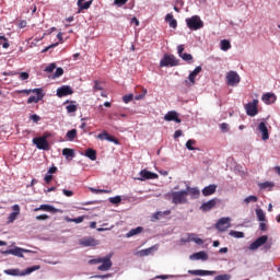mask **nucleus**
I'll return each instance as SVG.
<instances>
[{
    "mask_svg": "<svg viewBox=\"0 0 280 280\" xmlns=\"http://www.w3.org/2000/svg\"><path fill=\"white\" fill-rule=\"evenodd\" d=\"M27 26V22L26 21H22V22H20V24H19V27L21 28V30H23V27H26Z\"/></svg>",
    "mask_w": 280,
    "mask_h": 280,
    "instance_id": "nucleus-49",
    "label": "nucleus"
},
{
    "mask_svg": "<svg viewBox=\"0 0 280 280\" xmlns=\"http://www.w3.org/2000/svg\"><path fill=\"white\" fill-rule=\"evenodd\" d=\"M268 211H272V203L268 205Z\"/></svg>",
    "mask_w": 280,
    "mask_h": 280,
    "instance_id": "nucleus-63",
    "label": "nucleus"
},
{
    "mask_svg": "<svg viewBox=\"0 0 280 280\" xmlns=\"http://www.w3.org/2000/svg\"><path fill=\"white\" fill-rule=\"evenodd\" d=\"M128 3V0H114V5H117L118 8H121V5H126Z\"/></svg>",
    "mask_w": 280,
    "mask_h": 280,
    "instance_id": "nucleus-39",
    "label": "nucleus"
},
{
    "mask_svg": "<svg viewBox=\"0 0 280 280\" xmlns=\"http://www.w3.org/2000/svg\"><path fill=\"white\" fill-rule=\"evenodd\" d=\"M259 106V100L254 98L252 102L245 104V113L248 115V117H256V115H259V109L257 108Z\"/></svg>",
    "mask_w": 280,
    "mask_h": 280,
    "instance_id": "nucleus-3",
    "label": "nucleus"
},
{
    "mask_svg": "<svg viewBox=\"0 0 280 280\" xmlns=\"http://www.w3.org/2000/svg\"><path fill=\"white\" fill-rule=\"evenodd\" d=\"M32 93H35L36 96H30L27 98V104H38L40 100L45 97V94H43V89H33Z\"/></svg>",
    "mask_w": 280,
    "mask_h": 280,
    "instance_id": "nucleus-8",
    "label": "nucleus"
},
{
    "mask_svg": "<svg viewBox=\"0 0 280 280\" xmlns=\"http://www.w3.org/2000/svg\"><path fill=\"white\" fill-rule=\"evenodd\" d=\"M133 97H135V95H132V94H127V95L122 96V102H124L125 104H130V102H132Z\"/></svg>",
    "mask_w": 280,
    "mask_h": 280,
    "instance_id": "nucleus-34",
    "label": "nucleus"
},
{
    "mask_svg": "<svg viewBox=\"0 0 280 280\" xmlns=\"http://www.w3.org/2000/svg\"><path fill=\"white\" fill-rule=\"evenodd\" d=\"M67 95H73V89L69 85H62L57 89V97H67Z\"/></svg>",
    "mask_w": 280,
    "mask_h": 280,
    "instance_id": "nucleus-11",
    "label": "nucleus"
},
{
    "mask_svg": "<svg viewBox=\"0 0 280 280\" xmlns=\"http://www.w3.org/2000/svg\"><path fill=\"white\" fill-rule=\"evenodd\" d=\"M84 128H86V122H82V124L80 125V129H81V130H84Z\"/></svg>",
    "mask_w": 280,
    "mask_h": 280,
    "instance_id": "nucleus-54",
    "label": "nucleus"
},
{
    "mask_svg": "<svg viewBox=\"0 0 280 280\" xmlns=\"http://www.w3.org/2000/svg\"><path fill=\"white\" fill-rule=\"evenodd\" d=\"M4 75H16V72H13V71L4 72Z\"/></svg>",
    "mask_w": 280,
    "mask_h": 280,
    "instance_id": "nucleus-53",
    "label": "nucleus"
},
{
    "mask_svg": "<svg viewBox=\"0 0 280 280\" xmlns=\"http://www.w3.org/2000/svg\"><path fill=\"white\" fill-rule=\"evenodd\" d=\"M261 101L267 105L275 104L277 102V95L275 93H265L261 96Z\"/></svg>",
    "mask_w": 280,
    "mask_h": 280,
    "instance_id": "nucleus-12",
    "label": "nucleus"
},
{
    "mask_svg": "<svg viewBox=\"0 0 280 280\" xmlns=\"http://www.w3.org/2000/svg\"><path fill=\"white\" fill-rule=\"evenodd\" d=\"M31 120L37 124V121H40V116L33 114L31 115Z\"/></svg>",
    "mask_w": 280,
    "mask_h": 280,
    "instance_id": "nucleus-43",
    "label": "nucleus"
},
{
    "mask_svg": "<svg viewBox=\"0 0 280 280\" xmlns=\"http://www.w3.org/2000/svg\"><path fill=\"white\" fill-rule=\"evenodd\" d=\"M148 93V91L144 90L143 94H139L135 96V100L139 101V100H143V97H145V94Z\"/></svg>",
    "mask_w": 280,
    "mask_h": 280,
    "instance_id": "nucleus-48",
    "label": "nucleus"
},
{
    "mask_svg": "<svg viewBox=\"0 0 280 280\" xmlns=\"http://www.w3.org/2000/svg\"><path fill=\"white\" fill-rule=\"evenodd\" d=\"M164 120L165 121H175L176 124H180V118H178V113L172 110L168 112L165 116H164Z\"/></svg>",
    "mask_w": 280,
    "mask_h": 280,
    "instance_id": "nucleus-15",
    "label": "nucleus"
},
{
    "mask_svg": "<svg viewBox=\"0 0 280 280\" xmlns=\"http://www.w3.org/2000/svg\"><path fill=\"white\" fill-rule=\"evenodd\" d=\"M174 11H175V12H180V8H178V7L175 5V7H174Z\"/></svg>",
    "mask_w": 280,
    "mask_h": 280,
    "instance_id": "nucleus-62",
    "label": "nucleus"
},
{
    "mask_svg": "<svg viewBox=\"0 0 280 280\" xmlns=\"http://www.w3.org/2000/svg\"><path fill=\"white\" fill-rule=\"evenodd\" d=\"M139 176L140 177H137L136 180H155V178H159V174L150 172L148 170H141L139 172Z\"/></svg>",
    "mask_w": 280,
    "mask_h": 280,
    "instance_id": "nucleus-6",
    "label": "nucleus"
},
{
    "mask_svg": "<svg viewBox=\"0 0 280 280\" xmlns=\"http://www.w3.org/2000/svg\"><path fill=\"white\" fill-rule=\"evenodd\" d=\"M106 141H109V143H115V145H119V140H117V138L113 137V136H107Z\"/></svg>",
    "mask_w": 280,
    "mask_h": 280,
    "instance_id": "nucleus-37",
    "label": "nucleus"
},
{
    "mask_svg": "<svg viewBox=\"0 0 280 280\" xmlns=\"http://www.w3.org/2000/svg\"><path fill=\"white\" fill-rule=\"evenodd\" d=\"M66 104H69L66 107L67 113L71 114V113H75L78 110V105L75 104V101H66Z\"/></svg>",
    "mask_w": 280,
    "mask_h": 280,
    "instance_id": "nucleus-22",
    "label": "nucleus"
},
{
    "mask_svg": "<svg viewBox=\"0 0 280 280\" xmlns=\"http://www.w3.org/2000/svg\"><path fill=\"white\" fill-rule=\"evenodd\" d=\"M108 202L117 207L121 203V196L109 197Z\"/></svg>",
    "mask_w": 280,
    "mask_h": 280,
    "instance_id": "nucleus-26",
    "label": "nucleus"
},
{
    "mask_svg": "<svg viewBox=\"0 0 280 280\" xmlns=\"http://www.w3.org/2000/svg\"><path fill=\"white\" fill-rule=\"evenodd\" d=\"M165 22L168 23L170 27L173 30H176L178 27V22L176 19H174V15L172 13H168L165 15Z\"/></svg>",
    "mask_w": 280,
    "mask_h": 280,
    "instance_id": "nucleus-17",
    "label": "nucleus"
},
{
    "mask_svg": "<svg viewBox=\"0 0 280 280\" xmlns=\"http://www.w3.org/2000/svg\"><path fill=\"white\" fill-rule=\"evenodd\" d=\"M243 202H244L245 205H250V202H257V196L250 195V196L246 197V198L243 200Z\"/></svg>",
    "mask_w": 280,
    "mask_h": 280,
    "instance_id": "nucleus-29",
    "label": "nucleus"
},
{
    "mask_svg": "<svg viewBox=\"0 0 280 280\" xmlns=\"http://www.w3.org/2000/svg\"><path fill=\"white\" fill-rule=\"evenodd\" d=\"M97 91H104V86H102V82L95 80L93 85V92L97 93Z\"/></svg>",
    "mask_w": 280,
    "mask_h": 280,
    "instance_id": "nucleus-28",
    "label": "nucleus"
},
{
    "mask_svg": "<svg viewBox=\"0 0 280 280\" xmlns=\"http://www.w3.org/2000/svg\"><path fill=\"white\" fill-rule=\"evenodd\" d=\"M187 196L190 195L192 200H197V198H200V189L198 187H190L186 186Z\"/></svg>",
    "mask_w": 280,
    "mask_h": 280,
    "instance_id": "nucleus-13",
    "label": "nucleus"
},
{
    "mask_svg": "<svg viewBox=\"0 0 280 280\" xmlns=\"http://www.w3.org/2000/svg\"><path fill=\"white\" fill-rule=\"evenodd\" d=\"M183 51H185V46L184 45L177 46L178 56H182L184 54Z\"/></svg>",
    "mask_w": 280,
    "mask_h": 280,
    "instance_id": "nucleus-46",
    "label": "nucleus"
},
{
    "mask_svg": "<svg viewBox=\"0 0 280 280\" xmlns=\"http://www.w3.org/2000/svg\"><path fill=\"white\" fill-rule=\"evenodd\" d=\"M12 211H21V206L19 205L12 206Z\"/></svg>",
    "mask_w": 280,
    "mask_h": 280,
    "instance_id": "nucleus-50",
    "label": "nucleus"
},
{
    "mask_svg": "<svg viewBox=\"0 0 280 280\" xmlns=\"http://www.w3.org/2000/svg\"><path fill=\"white\" fill-rule=\"evenodd\" d=\"M194 145H196V140L189 139V140L186 142V148H187V150H190V151L196 150V148H194Z\"/></svg>",
    "mask_w": 280,
    "mask_h": 280,
    "instance_id": "nucleus-31",
    "label": "nucleus"
},
{
    "mask_svg": "<svg viewBox=\"0 0 280 280\" xmlns=\"http://www.w3.org/2000/svg\"><path fill=\"white\" fill-rule=\"evenodd\" d=\"M65 70L62 68H57L55 73L52 74V79L56 80V78H60L61 75H63Z\"/></svg>",
    "mask_w": 280,
    "mask_h": 280,
    "instance_id": "nucleus-32",
    "label": "nucleus"
},
{
    "mask_svg": "<svg viewBox=\"0 0 280 280\" xmlns=\"http://www.w3.org/2000/svg\"><path fill=\"white\" fill-rule=\"evenodd\" d=\"M77 209H81L83 211H91V209L82 208V207H77Z\"/></svg>",
    "mask_w": 280,
    "mask_h": 280,
    "instance_id": "nucleus-59",
    "label": "nucleus"
},
{
    "mask_svg": "<svg viewBox=\"0 0 280 280\" xmlns=\"http://www.w3.org/2000/svg\"><path fill=\"white\" fill-rule=\"evenodd\" d=\"M202 72V67L198 66L194 69V71H191L188 75V81L186 80V84L188 86H194V84H196V78L198 77V73Z\"/></svg>",
    "mask_w": 280,
    "mask_h": 280,
    "instance_id": "nucleus-10",
    "label": "nucleus"
},
{
    "mask_svg": "<svg viewBox=\"0 0 280 280\" xmlns=\"http://www.w3.org/2000/svg\"><path fill=\"white\" fill-rule=\"evenodd\" d=\"M176 5H183V0H177Z\"/></svg>",
    "mask_w": 280,
    "mask_h": 280,
    "instance_id": "nucleus-60",
    "label": "nucleus"
},
{
    "mask_svg": "<svg viewBox=\"0 0 280 280\" xmlns=\"http://www.w3.org/2000/svg\"><path fill=\"white\" fill-rule=\"evenodd\" d=\"M217 189H218V186L215 184H210L209 186H206L201 190V192H202V196H213Z\"/></svg>",
    "mask_w": 280,
    "mask_h": 280,
    "instance_id": "nucleus-16",
    "label": "nucleus"
},
{
    "mask_svg": "<svg viewBox=\"0 0 280 280\" xmlns=\"http://www.w3.org/2000/svg\"><path fill=\"white\" fill-rule=\"evenodd\" d=\"M179 58L184 59L186 62L194 60V57L191 56V54H187V52H183L182 55H179Z\"/></svg>",
    "mask_w": 280,
    "mask_h": 280,
    "instance_id": "nucleus-30",
    "label": "nucleus"
},
{
    "mask_svg": "<svg viewBox=\"0 0 280 280\" xmlns=\"http://www.w3.org/2000/svg\"><path fill=\"white\" fill-rule=\"evenodd\" d=\"M259 189L266 190V191H272V188L275 187V182H265L258 184Z\"/></svg>",
    "mask_w": 280,
    "mask_h": 280,
    "instance_id": "nucleus-19",
    "label": "nucleus"
},
{
    "mask_svg": "<svg viewBox=\"0 0 280 280\" xmlns=\"http://www.w3.org/2000/svg\"><path fill=\"white\" fill-rule=\"evenodd\" d=\"M109 135L106 131H103L102 133L97 135V139H100L101 141H106L108 139Z\"/></svg>",
    "mask_w": 280,
    "mask_h": 280,
    "instance_id": "nucleus-36",
    "label": "nucleus"
},
{
    "mask_svg": "<svg viewBox=\"0 0 280 280\" xmlns=\"http://www.w3.org/2000/svg\"><path fill=\"white\" fill-rule=\"evenodd\" d=\"M62 154L65 155V159H67V161H71V159L75 158V151L73 149L65 148L62 150Z\"/></svg>",
    "mask_w": 280,
    "mask_h": 280,
    "instance_id": "nucleus-20",
    "label": "nucleus"
},
{
    "mask_svg": "<svg viewBox=\"0 0 280 280\" xmlns=\"http://www.w3.org/2000/svg\"><path fill=\"white\" fill-rule=\"evenodd\" d=\"M132 23H135L136 25H139V20H137V18H133Z\"/></svg>",
    "mask_w": 280,
    "mask_h": 280,
    "instance_id": "nucleus-56",
    "label": "nucleus"
},
{
    "mask_svg": "<svg viewBox=\"0 0 280 280\" xmlns=\"http://www.w3.org/2000/svg\"><path fill=\"white\" fill-rule=\"evenodd\" d=\"M104 106H105L106 108H110V102H105V103H104Z\"/></svg>",
    "mask_w": 280,
    "mask_h": 280,
    "instance_id": "nucleus-57",
    "label": "nucleus"
},
{
    "mask_svg": "<svg viewBox=\"0 0 280 280\" xmlns=\"http://www.w3.org/2000/svg\"><path fill=\"white\" fill-rule=\"evenodd\" d=\"M34 90H22L20 93H25L26 95H30Z\"/></svg>",
    "mask_w": 280,
    "mask_h": 280,
    "instance_id": "nucleus-51",
    "label": "nucleus"
},
{
    "mask_svg": "<svg viewBox=\"0 0 280 280\" xmlns=\"http://www.w3.org/2000/svg\"><path fill=\"white\" fill-rule=\"evenodd\" d=\"M0 45L3 47V49H8L10 47V42H8L5 36H0Z\"/></svg>",
    "mask_w": 280,
    "mask_h": 280,
    "instance_id": "nucleus-27",
    "label": "nucleus"
},
{
    "mask_svg": "<svg viewBox=\"0 0 280 280\" xmlns=\"http://www.w3.org/2000/svg\"><path fill=\"white\" fill-rule=\"evenodd\" d=\"M33 211H60L59 209L54 208L50 205H40L37 208H34Z\"/></svg>",
    "mask_w": 280,
    "mask_h": 280,
    "instance_id": "nucleus-21",
    "label": "nucleus"
},
{
    "mask_svg": "<svg viewBox=\"0 0 280 280\" xmlns=\"http://www.w3.org/2000/svg\"><path fill=\"white\" fill-rule=\"evenodd\" d=\"M77 5L79 8L78 10V14H80V12H82V10H89V8H91V5H93V0H89L86 2H77Z\"/></svg>",
    "mask_w": 280,
    "mask_h": 280,
    "instance_id": "nucleus-18",
    "label": "nucleus"
},
{
    "mask_svg": "<svg viewBox=\"0 0 280 280\" xmlns=\"http://www.w3.org/2000/svg\"><path fill=\"white\" fill-rule=\"evenodd\" d=\"M84 155L88 159H90V161H96L97 160V151H95L93 149L85 150V154Z\"/></svg>",
    "mask_w": 280,
    "mask_h": 280,
    "instance_id": "nucleus-23",
    "label": "nucleus"
},
{
    "mask_svg": "<svg viewBox=\"0 0 280 280\" xmlns=\"http://www.w3.org/2000/svg\"><path fill=\"white\" fill-rule=\"evenodd\" d=\"M225 80L229 86H237V84L242 82V78L240 77L237 71H233V70L226 73Z\"/></svg>",
    "mask_w": 280,
    "mask_h": 280,
    "instance_id": "nucleus-4",
    "label": "nucleus"
},
{
    "mask_svg": "<svg viewBox=\"0 0 280 280\" xmlns=\"http://www.w3.org/2000/svg\"><path fill=\"white\" fill-rule=\"evenodd\" d=\"M54 69H56V63H50V65H48V66L44 69V71H45L46 73H52V72H54Z\"/></svg>",
    "mask_w": 280,
    "mask_h": 280,
    "instance_id": "nucleus-35",
    "label": "nucleus"
},
{
    "mask_svg": "<svg viewBox=\"0 0 280 280\" xmlns=\"http://www.w3.org/2000/svg\"><path fill=\"white\" fill-rule=\"evenodd\" d=\"M57 38H58L60 42H62V33H58V34H57Z\"/></svg>",
    "mask_w": 280,
    "mask_h": 280,
    "instance_id": "nucleus-55",
    "label": "nucleus"
},
{
    "mask_svg": "<svg viewBox=\"0 0 280 280\" xmlns=\"http://www.w3.org/2000/svg\"><path fill=\"white\" fill-rule=\"evenodd\" d=\"M90 191H92V194H110V190L97 189V188H90Z\"/></svg>",
    "mask_w": 280,
    "mask_h": 280,
    "instance_id": "nucleus-33",
    "label": "nucleus"
},
{
    "mask_svg": "<svg viewBox=\"0 0 280 280\" xmlns=\"http://www.w3.org/2000/svg\"><path fill=\"white\" fill-rule=\"evenodd\" d=\"M179 137H183V130H176L174 132V139H178Z\"/></svg>",
    "mask_w": 280,
    "mask_h": 280,
    "instance_id": "nucleus-47",
    "label": "nucleus"
},
{
    "mask_svg": "<svg viewBox=\"0 0 280 280\" xmlns=\"http://www.w3.org/2000/svg\"><path fill=\"white\" fill-rule=\"evenodd\" d=\"M221 132H229V124L222 122L219 125Z\"/></svg>",
    "mask_w": 280,
    "mask_h": 280,
    "instance_id": "nucleus-38",
    "label": "nucleus"
},
{
    "mask_svg": "<svg viewBox=\"0 0 280 280\" xmlns=\"http://www.w3.org/2000/svg\"><path fill=\"white\" fill-rule=\"evenodd\" d=\"M178 59L174 55H164L160 61V67H178Z\"/></svg>",
    "mask_w": 280,
    "mask_h": 280,
    "instance_id": "nucleus-5",
    "label": "nucleus"
},
{
    "mask_svg": "<svg viewBox=\"0 0 280 280\" xmlns=\"http://www.w3.org/2000/svg\"><path fill=\"white\" fill-rule=\"evenodd\" d=\"M28 79H30V73L27 72L20 73V80H28Z\"/></svg>",
    "mask_w": 280,
    "mask_h": 280,
    "instance_id": "nucleus-42",
    "label": "nucleus"
},
{
    "mask_svg": "<svg viewBox=\"0 0 280 280\" xmlns=\"http://www.w3.org/2000/svg\"><path fill=\"white\" fill-rule=\"evenodd\" d=\"M171 198L173 205H187L189 201L187 199V190H178V191H172L171 192Z\"/></svg>",
    "mask_w": 280,
    "mask_h": 280,
    "instance_id": "nucleus-2",
    "label": "nucleus"
},
{
    "mask_svg": "<svg viewBox=\"0 0 280 280\" xmlns=\"http://www.w3.org/2000/svg\"><path fill=\"white\" fill-rule=\"evenodd\" d=\"M244 128H246V126L241 125V126L238 127V130H244Z\"/></svg>",
    "mask_w": 280,
    "mask_h": 280,
    "instance_id": "nucleus-64",
    "label": "nucleus"
},
{
    "mask_svg": "<svg viewBox=\"0 0 280 280\" xmlns=\"http://www.w3.org/2000/svg\"><path fill=\"white\" fill-rule=\"evenodd\" d=\"M220 47L222 51H229V49H231V42H229L228 39H222L220 42Z\"/></svg>",
    "mask_w": 280,
    "mask_h": 280,
    "instance_id": "nucleus-24",
    "label": "nucleus"
},
{
    "mask_svg": "<svg viewBox=\"0 0 280 280\" xmlns=\"http://www.w3.org/2000/svg\"><path fill=\"white\" fill-rule=\"evenodd\" d=\"M215 205H218V199H210L207 202H203L200 207L201 211H211V209H215Z\"/></svg>",
    "mask_w": 280,
    "mask_h": 280,
    "instance_id": "nucleus-14",
    "label": "nucleus"
},
{
    "mask_svg": "<svg viewBox=\"0 0 280 280\" xmlns=\"http://www.w3.org/2000/svg\"><path fill=\"white\" fill-rule=\"evenodd\" d=\"M186 25L191 32H198L205 27V22L200 19L199 15H192L191 18L186 19Z\"/></svg>",
    "mask_w": 280,
    "mask_h": 280,
    "instance_id": "nucleus-1",
    "label": "nucleus"
},
{
    "mask_svg": "<svg viewBox=\"0 0 280 280\" xmlns=\"http://www.w3.org/2000/svg\"><path fill=\"white\" fill-rule=\"evenodd\" d=\"M45 183H47V185H49V183H51V180H54V175H49L48 173L45 175L44 177Z\"/></svg>",
    "mask_w": 280,
    "mask_h": 280,
    "instance_id": "nucleus-40",
    "label": "nucleus"
},
{
    "mask_svg": "<svg viewBox=\"0 0 280 280\" xmlns=\"http://www.w3.org/2000/svg\"><path fill=\"white\" fill-rule=\"evenodd\" d=\"M56 172H58V167L52 166L47 171V174L51 176V174H56Z\"/></svg>",
    "mask_w": 280,
    "mask_h": 280,
    "instance_id": "nucleus-45",
    "label": "nucleus"
},
{
    "mask_svg": "<svg viewBox=\"0 0 280 280\" xmlns=\"http://www.w3.org/2000/svg\"><path fill=\"white\" fill-rule=\"evenodd\" d=\"M54 47H58V43L51 44L50 46H47L46 48H44L42 50V54H45L47 51H49V49H54Z\"/></svg>",
    "mask_w": 280,
    "mask_h": 280,
    "instance_id": "nucleus-41",
    "label": "nucleus"
},
{
    "mask_svg": "<svg viewBox=\"0 0 280 280\" xmlns=\"http://www.w3.org/2000/svg\"><path fill=\"white\" fill-rule=\"evenodd\" d=\"M67 21H68V23H72L73 16L68 18Z\"/></svg>",
    "mask_w": 280,
    "mask_h": 280,
    "instance_id": "nucleus-61",
    "label": "nucleus"
},
{
    "mask_svg": "<svg viewBox=\"0 0 280 280\" xmlns=\"http://www.w3.org/2000/svg\"><path fill=\"white\" fill-rule=\"evenodd\" d=\"M33 143L38 150H49V142H47L45 137L34 138Z\"/></svg>",
    "mask_w": 280,
    "mask_h": 280,
    "instance_id": "nucleus-9",
    "label": "nucleus"
},
{
    "mask_svg": "<svg viewBox=\"0 0 280 280\" xmlns=\"http://www.w3.org/2000/svg\"><path fill=\"white\" fill-rule=\"evenodd\" d=\"M275 171H276L277 174H279V176H280V166H276V167H275Z\"/></svg>",
    "mask_w": 280,
    "mask_h": 280,
    "instance_id": "nucleus-58",
    "label": "nucleus"
},
{
    "mask_svg": "<svg viewBox=\"0 0 280 280\" xmlns=\"http://www.w3.org/2000/svg\"><path fill=\"white\" fill-rule=\"evenodd\" d=\"M258 131L261 133L262 141H268L270 139V133L268 132V122H266V119H262L258 124Z\"/></svg>",
    "mask_w": 280,
    "mask_h": 280,
    "instance_id": "nucleus-7",
    "label": "nucleus"
},
{
    "mask_svg": "<svg viewBox=\"0 0 280 280\" xmlns=\"http://www.w3.org/2000/svg\"><path fill=\"white\" fill-rule=\"evenodd\" d=\"M46 191V194H49V192H51V191H56V187H50V188H48L47 190H45Z\"/></svg>",
    "mask_w": 280,
    "mask_h": 280,
    "instance_id": "nucleus-52",
    "label": "nucleus"
},
{
    "mask_svg": "<svg viewBox=\"0 0 280 280\" xmlns=\"http://www.w3.org/2000/svg\"><path fill=\"white\" fill-rule=\"evenodd\" d=\"M68 141H73L78 137V130L72 129L66 133Z\"/></svg>",
    "mask_w": 280,
    "mask_h": 280,
    "instance_id": "nucleus-25",
    "label": "nucleus"
},
{
    "mask_svg": "<svg viewBox=\"0 0 280 280\" xmlns=\"http://www.w3.org/2000/svg\"><path fill=\"white\" fill-rule=\"evenodd\" d=\"M63 196H67V198H71L73 196V192L71 190L62 189Z\"/></svg>",
    "mask_w": 280,
    "mask_h": 280,
    "instance_id": "nucleus-44",
    "label": "nucleus"
}]
</instances>
